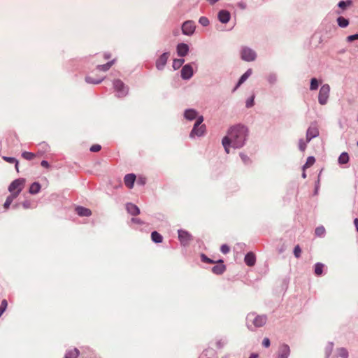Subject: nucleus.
Instances as JSON below:
<instances>
[{
    "mask_svg": "<svg viewBox=\"0 0 358 358\" xmlns=\"http://www.w3.org/2000/svg\"><path fill=\"white\" fill-rule=\"evenodd\" d=\"M248 128L243 125H236L230 129L228 132V136L222 139V145L224 148L225 152L229 153V145L231 144L234 148H242L246 141L248 136Z\"/></svg>",
    "mask_w": 358,
    "mask_h": 358,
    "instance_id": "obj_1",
    "label": "nucleus"
},
{
    "mask_svg": "<svg viewBox=\"0 0 358 358\" xmlns=\"http://www.w3.org/2000/svg\"><path fill=\"white\" fill-rule=\"evenodd\" d=\"M248 320L251 321L255 327H263L267 321V317L265 315H257L254 313H250L248 315Z\"/></svg>",
    "mask_w": 358,
    "mask_h": 358,
    "instance_id": "obj_2",
    "label": "nucleus"
},
{
    "mask_svg": "<svg viewBox=\"0 0 358 358\" xmlns=\"http://www.w3.org/2000/svg\"><path fill=\"white\" fill-rule=\"evenodd\" d=\"M25 184V179L18 178L15 180L9 185L8 190L10 193H15L19 195L21 191L23 189Z\"/></svg>",
    "mask_w": 358,
    "mask_h": 358,
    "instance_id": "obj_3",
    "label": "nucleus"
},
{
    "mask_svg": "<svg viewBox=\"0 0 358 358\" xmlns=\"http://www.w3.org/2000/svg\"><path fill=\"white\" fill-rule=\"evenodd\" d=\"M203 121V116L198 117V118L196 119V121L194 124V126L193 127V129L191 131V134H190L191 137L194 136V135L200 136L204 134L206 127L204 124L201 125V124L202 123Z\"/></svg>",
    "mask_w": 358,
    "mask_h": 358,
    "instance_id": "obj_4",
    "label": "nucleus"
},
{
    "mask_svg": "<svg viewBox=\"0 0 358 358\" xmlns=\"http://www.w3.org/2000/svg\"><path fill=\"white\" fill-rule=\"evenodd\" d=\"M330 93V87L328 84L323 85L319 92L318 95V101L321 105H324L327 103V100L329 96Z\"/></svg>",
    "mask_w": 358,
    "mask_h": 358,
    "instance_id": "obj_5",
    "label": "nucleus"
},
{
    "mask_svg": "<svg viewBox=\"0 0 358 358\" xmlns=\"http://www.w3.org/2000/svg\"><path fill=\"white\" fill-rule=\"evenodd\" d=\"M241 57L243 60L251 62L256 59L257 55L253 50L248 47H243L241 51Z\"/></svg>",
    "mask_w": 358,
    "mask_h": 358,
    "instance_id": "obj_6",
    "label": "nucleus"
},
{
    "mask_svg": "<svg viewBox=\"0 0 358 358\" xmlns=\"http://www.w3.org/2000/svg\"><path fill=\"white\" fill-rule=\"evenodd\" d=\"M195 30V25L193 21H186L183 23L182 26V33L185 35H192Z\"/></svg>",
    "mask_w": 358,
    "mask_h": 358,
    "instance_id": "obj_7",
    "label": "nucleus"
},
{
    "mask_svg": "<svg viewBox=\"0 0 358 358\" xmlns=\"http://www.w3.org/2000/svg\"><path fill=\"white\" fill-rule=\"evenodd\" d=\"M178 238L183 245L189 244L192 239V235L187 231L183 230L178 231Z\"/></svg>",
    "mask_w": 358,
    "mask_h": 358,
    "instance_id": "obj_8",
    "label": "nucleus"
},
{
    "mask_svg": "<svg viewBox=\"0 0 358 358\" xmlns=\"http://www.w3.org/2000/svg\"><path fill=\"white\" fill-rule=\"evenodd\" d=\"M319 135V130L316 125H311L306 131V141L309 142L312 138Z\"/></svg>",
    "mask_w": 358,
    "mask_h": 358,
    "instance_id": "obj_9",
    "label": "nucleus"
},
{
    "mask_svg": "<svg viewBox=\"0 0 358 358\" xmlns=\"http://www.w3.org/2000/svg\"><path fill=\"white\" fill-rule=\"evenodd\" d=\"M290 354V349L288 345L282 344L279 347L276 358H288Z\"/></svg>",
    "mask_w": 358,
    "mask_h": 358,
    "instance_id": "obj_10",
    "label": "nucleus"
},
{
    "mask_svg": "<svg viewBox=\"0 0 358 358\" xmlns=\"http://www.w3.org/2000/svg\"><path fill=\"white\" fill-rule=\"evenodd\" d=\"M113 85L117 92H118L120 96H124L127 94V88L124 86L123 82L120 80H115L113 82Z\"/></svg>",
    "mask_w": 358,
    "mask_h": 358,
    "instance_id": "obj_11",
    "label": "nucleus"
},
{
    "mask_svg": "<svg viewBox=\"0 0 358 358\" xmlns=\"http://www.w3.org/2000/svg\"><path fill=\"white\" fill-rule=\"evenodd\" d=\"M169 54L168 52L163 53L156 62V67L159 70L164 69L169 59Z\"/></svg>",
    "mask_w": 358,
    "mask_h": 358,
    "instance_id": "obj_12",
    "label": "nucleus"
},
{
    "mask_svg": "<svg viewBox=\"0 0 358 358\" xmlns=\"http://www.w3.org/2000/svg\"><path fill=\"white\" fill-rule=\"evenodd\" d=\"M193 75V69L192 67L189 65H185L181 70V77L185 79H189Z\"/></svg>",
    "mask_w": 358,
    "mask_h": 358,
    "instance_id": "obj_13",
    "label": "nucleus"
},
{
    "mask_svg": "<svg viewBox=\"0 0 358 358\" xmlns=\"http://www.w3.org/2000/svg\"><path fill=\"white\" fill-rule=\"evenodd\" d=\"M223 262L222 259L215 262V263H218L219 264L212 268L213 273L217 275L222 274L226 270V266L223 264Z\"/></svg>",
    "mask_w": 358,
    "mask_h": 358,
    "instance_id": "obj_14",
    "label": "nucleus"
},
{
    "mask_svg": "<svg viewBox=\"0 0 358 358\" xmlns=\"http://www.w3.org/2000/svg\"><path fill=\"white\" fill-rule=\"evenodd\" d=\"M230 13L225 10H222L218 13V19L222 23H227L230 20Z\"/></svg>",
    "mask_w": 358,
    "mask_h": 358,
    "instance_id": "obj_15",
    "label": "nucleus"
},
{
    "mask_svg": "<svg viewBox=\"0 0 358 358\" xmlns=\"http://www.w3.org/2000/svg\"><path fill=\"white\" fill-rule=\"evenodd\" d=\"M135 180L136 176L133 173L126 175L124 178L125 185L129 189L133 187Z\"/></svg>",
    "mask_w": 358,
    "mask_h": 358,
    "instance_id": "obj_16",
    "label": "nucleus"
},
{
    "mask_svg": "<svg viewBox=\"0 0 358 358\" xmlns=\"http://www.w3.org/2000/svg\"><path fill=\"white\" fill-rule=\"evenodd\" d=\"M126 209L131 215H137L140 213V209L138 207L131 203H129L126 205Z\"/></svg>",
    "mask_w": 358,
    "mask_h": 358,
    "instance_id": "obj_17",
    "label": "nucleus"
},
{
    "mask_svg": "<svg viewBox=\"0 0 358 358\" xmlns=\"http://www.w3.org/2000/svg\"><path fill=\"white\" fill-rule=\"evenodd\" d=\"M189 50V47L185 43H180L177 46V52L178 55L180 57L185 56Z\"/></svg>",
    "mask_w": 358,
    "mask_h": 358,
    "instance_id": "obj_18",
    "label": "nucleus"
},
{
    "mask_svg": "<svg viewBox=\"0 0 358 358\" xmlns=\"http://www.w3.org/2000/svg\"><path fill=\"white\" fill-rule=\"evenodd\" d=\"M245 262L248 266H253L256 262V257L254 253L248 252L245 257Z\"/></svg>",
    "mask_w": 358,
    "mask_h": 358,
    "instance_id": "obj_19",
    "label": "nucleus"
},
{
    "mask_svg": "<svg viewBox=\"0 0 358 358\" xmlns=\"http://www.w3.org/2000/svg\"><path fill=\"white\" fill-rule=\"evenodd\" d=\"M76 211L77 214L80 216L83 217H88L92 215V212L89 208H84L82 206H78L76 208Z\"/></svg>",
    "mask_w": 358,
    "mask_h": 358,
    "instance_id": "obj_20",
    "label": "nucleus"
},
{
    "mask_svg": "<svg viewBox=\"0 0 358 358\" xmlns=\"http://www.w3.org/2000/svg\"><path fill=\"white\" fill-rule=\"evenodd\" d=\"M115 61L116 59H112L111 61L107 62L106 64H103V65H98L96 66V69L99 70V71H108L111 66L115 63Z\"/></svg>",
    "mask_w": 358,
    "mask_h": 358,
    "instance_id": "obj_21",
    "label": "nucleus"
},
{
    "mask_svg": "<svg viewBox=\"0 0 358 358\" xmlns=\"http://www.w3.org/2000/svg\"><path fill=\"white\" fill-rule=\"evenodd\" d=\"M252 74V69H248L239 79L234 90H236L242 83H243Z\"/></svg>",
    "mask_w": 358,
    "mask_h": 358,
    "instance_id": "obj_22",
    "label": "nucleus"
},
{
    "mask_svg": "<svg viewBox=\"0 0 358 358\" xmlns=\"http://www.w3.org/2000/svg\"><path fill=\"white\" fill-rule=\"evenodd\" d=\"M196 116H197V113L196 110H194L193 109H189V110H185V117L187 120H192L195 119L196 117Z\"/></svg>",
    "mask_w": 358,
    "mask_h": 358,
    "instance_id": "obj_23",
    "label": "nucleus"
},
{
    "mask_svg": "<svg viewBox=\"0 0 358 358\" xmlns=\"http://www.w3.org/2000/svg\"><path fill=\"white\" fill-rule=\"evenodd\" d=\"M151 238L153 242L157 243H162L163 241L162 236L160 234H159L157 231L152 232Z\"/></svg>",
    "mask_w": 358,
    "mask_h": 358,
    "instance_id": "obj_24",
    "label": "nucleus"
},
{
    "mask_svg": "<svg viewBox=\"0 0 358 358\" xmlns=\"http://www.w3.org/2000/svg\"><path fill=\"white\" fill-rule=\"evenodd\" d=\"M103 80V78H94L92 76H87L85 77V80L87 83H91V84H99L100 83L102 80Z\"/></svg>",
    "mask_w": 358,
    "mask_h": 358,
    "instance_id": "obj_25",
    "label": "nucleus"
},
{
    "mask_svg": "<svg viewBox=\"0 0 358 358\" xmlns=\"http://www.w3.org/2000/svg\"><path fill=\"white\" fill-rule=\"evenodd\" d=\"M79 355V350L77 348L68 351L65 355V358H77Z\"/></svg>",
    "mask_w": 358,
    "mask_h": 358,
    "instance_id": "obj_26",
    "label": "nucleus"
},
{
    "mask_svg": "<svg viewBox=\"0 0 358 358\" xmlns=\"http://www.w3.org/2000/svg\"><path fill=\"white\" fill-rule=\"evenodd\" d=\"M349 162V155L347 152H344L341 154L338 157V163L341 164H347Z\"/></svg>",
    "mask_w": 358,
    "mask_h": 358,
    "instance_id": "obj_27",
    "label": "nucleus"
},
{
    "mask_svg": "<svg viewBox=\"0 0 358 358\" xmlns=\"http://www.w3.org/2000/svg\"><path fill=\"white\" fill-rule=\"evenodd\" d=\"M41 185L38 182H34L31 185L29 192L32 194H36L40 191Z\"/></svg>",
    "mask_w": 358,
    "mask_h": 358,
    "instance_id": "obj_28",
    "label": "nucleus"
},
{
    "mask_svg": "<svg viewBox=\"0 0 358 358\" xmlns=\"http://www.w3.org/2000/svg\"><path fill=\"white\" fill-rule=\"evenodd\" d=\"M3 159L4 161H6V162H8V163H10V164H13V163H15V169L16 171L18 172L19 170H18V161L14 158V157H3Z\"/></svg>",
    "mask_w": 358,
    "mask_h": 358,
    "instance_id": "obj_29",
    "label": "nucleus"
},
{
    "mask_svg": "<svg viewBox=\"0 0 358 358\" xmlns=\"http://www.w3.org/2000/svg\"><path fill=\"white\" fill-rule=\"evenodd\" d=\"M315 162V159L314 157H308L306 160V164L303 166V170L304 171L306 169L313 166Z\"/></svg>",
    "mask_w": 358,
    "mask_h": 358,
    "instance_id": "obj_30",
    "label": "nucleus"
},
{
    "mask_svg": "<svg viewBox=\"0 0 358 358\" xmlns=\"http://www.w3.org/2000/svg\"><path fill=\"white\" fill-rule=\"evenodd\" d=\"M324 266V264L322 263H317L315 265V273L316 275H322Z\"/></svg>",
    "mask_w": 358,
    "mask_h": 358,
    "instance_id": "obj_31",
    "label": "nucleus"
},
{
    "mask_svg": "<svg viewBox=\"0 0 358 358\" xmlns=\"http://www.w3.org/2000/svg\"><path fill=\"white\" fill-rule=\"evenodd\" d=\"M337 22H338V25L341 27H346L349 24L348 20L345 19L343 17H338Z\"/></svg>",
    "mask_w": 358,
    "mask_h": 358,
    "instance_id": "obj_32",
    "label": "nucleus"
},
{
    "mask_svg": "<svg viewBox=\"0 0 358 358\" xmlns=\"http://www.w3.org/2000/svg\"><path fill=\"white\" fill-rule=\"evenodd\" d=\"M338 355L341 358H348V352L344 348H341L337 350Z\"/></svg>",
    "mask_w": 358,
    "mask_h": 358,
    "instance_id": "obj_33",
    "label": "nucleus"
},
{
    "mask_svg": "<svg viewBox=\"0 0 358 358\" xmlns=\"http://www.w3.org/2000/svg\"><path fill=\"white\" fill-rule=\"evenodd\" d=\"M22 157L27 160H32L35 158L36 155L33 152H23L22 153Z\"/></svg>",
    "mask_w": 358,
    "mask_h": 358,
    "instance_id": "obj_34",
    "label": "nucleus"
},
{
    "mask_svg": "<svg viewBox=\"0 0 358 358\" xmlns=\"http://www.w3.org/2000/svg\"><path fill=\"white\" fill-rule=\"evenodd\" d=\"M185 60L183 59H176L173 62V67L174 69H178L184 63Z\"/></svg>",
    "mask_w": 358,
    "mask_h": 358,
    "instance_id": "obj_35",
    "label": "nucleus"
},
{
    "mask_svg": "<svg viewBox=\"0 0 358 358\" xmlns=\"http://www.w3.org/2000/svg\"><path fill=\"white\" fill-rule=\"evenodd\" d=\"M315 233L317 236L321 237L325 234V229L323 226L317 227L315 229Z\"/></svg>",
    "mask_w": 358,
    "mask_h": 358,
    "instance_id": "obj_36",
    "label": "nucleus"
},
{
    "mask_svg": "<svg viewBox=\"0 0 358 358\" xmlns=\"http://www.w3.org/2000/svg\"><path fill=\"white\" fill-rule=\"evenodd\" d=\"M318 88V81L316 78H312L310 80V90H315Z\"/></svg>",
    "mask_w": 358,
    "mask_h": 358,
    "instance_id": "obj_37",
    "label": "nucleus"
},
{
    "mask_svg": "<svg viewBox=\"0 0 358 358\" xmlns=\"http://www.w3.org/2000/svg\"><path fill=\"white\" fill-rule=\"evenodd\" d=\"M8 306V303L6 299H3L1 301V306H0V317L2 315V314L5 312L6 308Z\"/></svg>",
    "mask_w": 358,
    "mask_h": 358,
    "instance_id": "obj_38",
    "label": "nucleus"
},
{
    "mask_svg": "<svg viewBox=\"0 0 358 358\" xmlns=\"http://www.w3.org/2000/svg\"><path fill=\"white\" fill-rule=\"evenodd\" d=\"M351 1L348 0L347 1H341L338 3V7L342 9H345L348 6H350L351 4Z\"/></svg>",
    "mask_w": 358,
    "mask_h": 358,
    "instance_id": "obj_39",
    "label": "nucleus"
},
{
    "mask_svg": "<svg viewBox=\"0 0 358 358\" xmlns=\"http://www.w3.org/2000/svg\"><path fill=\"white\" fill-rule=\"evenodd\" d=\"M301 254V249L299 245H296L294 249V255L296 258H299Z\"/></svg>",
    "mask_w": 358,
    "mask_h": 358,
    "instance_id": "obj_40",
    "label": "nucleus"
},
{
    "mask_svg": "<svg viewBox=\"0 0 358 358\" xmlns=\"http://www.w3.org/2000/svg\"><path fill=\"white\" fill-rule=\"evenodd\" d=\"M199 22L203 27H206L209 24V20L206 17H201Z\"/></svg>",
    "mask_w": 358,
    "mask_h": 358,
    "instance_id": "obj_41",
    "label": "nucleus"
},
{
    "mask_svg": "<svg viewBox=\"0 0 358 358\" xmlns=\"http://www.w3.org/2000/svg\"><path fill=\"white\" fill-rule=\"evenodd\" d=\"M201 261L205 262V263H208V264H213V263H215V261H213L212 259H209L208 257H206L204 254H202L201 255Z\"/></svg>",
    "mask_w": 358,
    "mask_h": 358,
    "instance_id": "obj_42",
    "label": "nucleus"
},
{
    "mask_svg": "<svg viewBox=\"0 0 358 358\" xmlns=\"http://www.w3.org/2000/svg\"><path fill=\"white\" fill-rule=\"evenodd\" d=\"M101 147L99 144H95L91 146L90 151L91 152H99L101 150Z\"/></svg>",
    "mask_w": 358,
    "mask_h": 358,
    "instance_id": "obj_43",
    "label": "nucleus"
},
{
    "mask_svg": "<svg viewBox=\"0 0 358 358\" xmlns=\"http://www.w3.org/2000/svg\"><path fill=\"white\" fill-rule=\"evenodd\" d=\"M220 250L223 254H227L229 252L230 249L227 245L224 244L221 246Z\"/></svg>",
    "mask_w": 358,
    "mask_h": 358,
    "instance_id": "obj_44",
    "label": "nucleus"
},
{
    "mask_svg": "<svg viewBox=\"0 0 358 358\" xmlns=\"http://www.w3.org/2000/svg\"><path fill=\"white\" fill-rule=\"evenodd\" d=\"M346 40L348 42H352L355 40H358V34L348 36Z\"/></svg>",
    "mask_w": 358,
    "mask_h": 358,
    "instance_id": "obj_45",
    "label": "nucleus"
},
{
    "mask_svg": "<svg viewBox=\"0 0 358 358\" xmlns=\"http://www.w3.org/2000/svg\"><path fill=\"white\" fill-rule=\"evenodd\" d=\"M299 149L303 152L306 150V143L303 141V140L301 139L299 141Z\"/></svg>",
    "mask_w": 358,
    "mask_h": 358,
    "instance_id": "obj_46",
    "label": "nucleus"
},
{
    "mask_svg": "<svg viewBox=\"0 0 358 358\" xmlns=\"http://www.w3.org/2000/svg\"><path fill=\"white\" fill-rule=\"evenodd\" d=\"M254 105V96H252L250 99H248L246 101V107L250 108Z\"/></svg>",
    "mask_w": 358,
    "mask_h": 358,
    "instance_id": "obj_47",
    "label": "nucleus"
},
{
    "mask_svg": "<svg viewBox=\"0 0 358 358\" xmlns=\"http://www.w3.org/2000/svg\"><path fill=\"white\" fill-rule=\"evenodd\" d=\"M17 196L18 195L16 194L15 193H10V195H9L6 199L10 201V202H13V200L17 197Z\"/></svg>",
    "mask_w": 358,
    "mask_h": 358,
    "instance_id": "obj_48",
    "label": "nucleus"
},
{
    "mask_svg": "<svg viewBox=\"0 0 358 358\" xmlns=\"http://www.w3.org/2000/svg\"><path fill=\"white\" fill-rule=\"evenodd\" d=\"M262 345L265 348H268L270 346V340L268 338H264L262 342Z\"/></svg>",
    "mask_w": 358,
    "mask_h": 358,
    "instance_id": "obj_49",
    "label": "nucleus"
},
{
    "mask_svg": "<svg viewBox=\"0 0 358 358\" xmlns=\"http://www.w3.org/2000/svg\"><path fill=\"white\" fill-rule=\"evenodd\" d=\"M22 205L25 209L31 208V202L29 201H24Z\"/></svg>",
    "mask_w": 358,
    "mask_h": 358,
    "instance_id": "obj_50",
    "label": "nucleus"
},
{
    "mask_svg": "<svg viewBox=\"0 0 358 358\" xmlns=\"http://www.w3.org/2000/svg\"><path fill=\"white\" fill-rule=\"evenodd\" d=\"M41 166L45 168H49L50 165L47 161L43 160L41 163Z\"/></svg>",
    "mask_w": 358,
    "mask_h": 358,
    "instance_id": "obj_51",
    "label": "nucleus"
},
{
    "mask_svg": "<svg viewBox=\"0 0 358 358\" xmlns=\"http://www.w3.org/2000/svg\"><path fill=\"white\" fill-rule=\"evenodd\" d=\"M11 203H12V202H10V201L6 199L3 204L5 209H8Z\"/></svg>",
    "mask_w": 358,
    "mask_h": 358,
    "instance_id": "obj_52",
    "label": "nucleus"
},
{
    "mask_svg": "<svg viewBox=\"0 0 358 358\" xmlns=\"http://www.w3.org/2000/svg\"><path fill=\"white\" fill-rule=\"evenodd\" d=\"M112 57L111 54L110 52H106L103 54V57L105 59H109Z\"/></svg>",
    "mask_w": 358,
    "mask_h": 358,
    "instance_id": "obj_53",
    "label": "nucleus"
},
{
    "mask_svg": "<svg viewBox=\"0 0 358 358\" xmlns=\"http://www.w3.org/2000/svg\"><path fill=\"white\" fill-rule=\"evenodd\" d=\"M131 222H134V223H137V224H141L142 222L141 221L140 219L138 218H132L131 219Z\"/></svg>",
    "mask_w": 358,
    "mask_h": 358,
    "instance_id": "obj_54",
    "label": "nucleus"
},
{
    "mask_svg": "<svg viewBox=\"0 0 358 358\" xmlns=\"http://www.w3.org/2000/svg\"><path fill=\"white\" fill-rule=\"evenodd\" d=\"M241 157L242 158V159L244 161V162H247V161L249 159L248 157L243 155V154H241Z\"/></svg>",
    "mask_w": 358,
    "mask_h": 358,
    "instance_id": "obj_55",
    "label": "nucleus"
},
{
    "mask_svg": "<svg viewBox=\"0 0 358 358\" xmlns=\"http://www.w3.org/2000/svg\"><path fill=\"white\" fill-rule=\"evenodd\" d=\"M354 224H355V225L356 227V229L358 232V218L355 219Z\"/></svg>",
    "mask_w": 358,
    "mask_h": 358,
    "instance_id": "obj_56",
    "label": "nucleus"
},
{
    "mask_svg": "<svg viewBox=\"0 0 358 358\" xmlns=\"http://www.w3.org/2000/svg\"><path fill=\"white\" fill-rule=\"evenodd\" d=\"M138 182L141 184V185H144L145 181V179L139 178L138 180Z\"/></svg>",
    "mask_w": 358,
    "mask_h": 358,
    "instance_id": "obj_57",
    "label": "nucleus"
},
{
    "mask_svg": "<svg viewBox=\"0 0 358 358\" xmlns=\"http://www.w3.org/2000/svg\"><path fill=\"white\" fill-rule=\"evenodd\" d=\"M258 357V355L257 354H255V353H252L249 358H257Z\"/></svg>",
    "mask_w": 358,
    "mask_h": 358,
    "instance_id": "obj_58",
    "label": "nucleus"
},
{
    "mask_svg": "<svg viewBox=\"0 0 358 358\" xmlns=\"http://www.w3.org/2000/svg\"><path fill=\"white\" fill-rule=\"evenodd\" d=\"M302 177H303V178H306V172H305V170H304V171L303 170Z\"/></svg>",
    "mask_w": 358,
    "mask_h": 358,
    "instance_id": "obj_59",
    "label": "nucleus"
},
{
    "mask_svg": "<svg viewBox=\"0 0 358 358\" xmlns=\"http://www.w3.org/2000/svg\"><path fill=\"white\" fill-rule=\"evenodd\" d=\"M357 145H358V141H357Z\"/></svg>",
    "mask_w": 358,
    "mask_h": 358,
    "instance_id": "obj_60",
    "label": "nucleus"
}]
</instances>
